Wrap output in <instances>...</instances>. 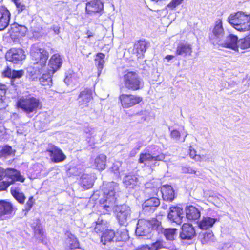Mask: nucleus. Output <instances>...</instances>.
Listing matches in <instances>:
<instances>
[{
  "label": "nucleus",
  "mask_w": 250,
  "mask_h": 250,
  "mask_svg": "<svg viewBox=\"0 0 250 250\" xmlns=\"http://www.w3.org/2000/svg\"><path fill=\"white\" fill-rule=\"evenodd\" d=\"M189 156L191 158L194 159L196 161V157L198 156L199 155L196 154V151L194 149H192L190 146L189 147Z\"/></svg>",
  "instance_id": "obj_52"
},
{
  "label": "nucleus",
  "mask_w": 250,
  "mask_h": 250,
  "mask_svg": "<svg viewBox=\"0 0 250 250\" xmlns=\"http://www.w3.org/2000/svg\"><path fill=\"white\" fill-rule=\"evenodd\" d=\"M103 4L100 1H93L86 4V11L87 12L97 13L103 9Z\"/></svg>",
  "instance_id": "obj_25"
},
{
  "label": "nucleus",
  "mask_w": 250,
  "mask_h": 250,
  "mask_svg": "<svg viewBox=\"0 0 250 250\" xmlns=\"http://www.w3.org/2000/svg\"><path fill=\"white\" fill-rule=\"evenodd\" d=\"M137 178L133 175H126L123 179V183L127 188H133L137 185Z\"/></svg>",
  "instance_id": "obj_33"
},
{
  "label": "nucleus",
  "mask_w": 250,
  "mask_h": 250,
  "mask_svg": "<svg viewBox=\"0 0 250 250\" xmlns=\"http://www.w3.org/2000/svg\"><path fill=\"white\" fill-rule=\"evenodd\" d=\"M10 13L5 7L0 8V31L5 29L9 23Z\"/></svg>",
  "instance_id": "obj_20"
},
{
  "label": "nucleus",
  "mask_w": 250,
  "mask_h": 250,
  "mask_svg": "<svg viewBox=\"0 0 250 250\" xmlns=\"http://www.w3.org/2000/svg\"><path fill=\"white\" fill-rule=\"evenodd\" d=\"M143 143L141 141H139L137 142L136 146L135 148H136L138 150H139L140 148L143 146Z\"/></svg>",
  "instance_id": "obj_59"
},
{
  "label": "nucleus",
  "mask_w": 250,
  "mask_h": 250,
  "mask_svg": "<svg viewBox=\"0 0 250 250\" xmlns=\"http://www.w3.org/2000/svg\"><path fill=\"white\" fill-rule=\"evenodd\" d=\"M7 86L0 83V109H4L8 105L5 96Z\"/></svg>",
  "instance_id": "obj_34"
},
{
  "label": "nucleus",
  "mask_w": 250,
  "mask_h": 250,
  "mask_svg": "<svg viewBox=\"0 0 250 250\" xmlns=\"http://www.w3.org/2000/svg\"><path fill=\"white\" fill-rule=\"evenodd\" d=\"M116 241H125L129 238L128 231L125 228H120L115 235Z\"/></svg>",
  "instance_id": "obj_36"
},
{
  "label": "nucleus",
  "mask_w": 250,
  "mask_h": 250,
  "mask_svg": "<svg viewBox=\"0 0 250 250\" xmlns=\"http://www.w3.org/2000/svg\"><path fill=\"white\" fill-rule=\"evenodd\" d=\"M30 54L31 59L35 62L33 70L30 73L35 75L33 78H37L38 76L42 73V76L39 78L41 84L42 85L51 86L52 84V76L54 73H51L50 70L46 68L47 60L49 57L48 52L39 44H34L31 48Z\"/></svg>",
  "instance_id": "obj_1"
},
{
  "label": "nucleus",
  "mask_w": 250,
  "mask_h": 250,
  "mask_svg": "<svg viewBox=\"0 0 250 250\" xmlns=\"http://www.w3.org/2000/svg\"><path fill=\"white\" fill-rule=\"evenodd\" d=\"M184 0H172L167 5L166 9L169 8L173 10L178 5H180Z\"/></svg>",
  "instance_id": "obj_46"
},
{
  "label": "nucleus",
  "mask_w": 250,
  "mask_h": 250,
  "mask_svg": "<svg viewBox=\"0 0 250 250\" xmlns=\"http://www.w3.org/2000/svg\"><path fill=\"white\" fill-rule=\"evenodd\" d=\"M170 136L172 139L178 140L180 137V133L178 130L174 129L171 131Z\"/></svg>",
  "instance_id": "obj_49"
},
{
  "label": "nucleus",
  "mask_w": 250,
  "mask_h": 250,
  "mask_svg": "<svg viewBox=\"0 0 250 250\" xmlns=\"http://www.w3.org/2000/svg\"><path fill=\"white\" fill-rule=\"evenodd\" d=\"M3 75L5 77L11 78L12 79L13 75V71L9 67H7V69L3 71Z\"/></svg>",
  "instance_id": "obj_54"
},
{
  "label": "nucleus",
  "mask_w": 250,
  "mask_h": 250,
  "mask_svg": "<svg viewBox=\"0 0 250 250\" xmlns=\"http://www.w3.org/2000/svg\"><path fill=\"white\" fill-rule=\"evenodd\" d=\"M123 82L125 87L130 90L135 91L143 86V82L138 75L134 72H127L123 77Z\"/></svg>",
  "instance_id": "obj_6"
},
{
  "label": "nucleus",
  "mask_w": 250,
  "mask_h": 250,
  "mask_svg": "<svg viewBox=\"0 0 250 250\" xmlns=\"http://www.w3.org/2000/svg\"><path fill=\"white\" fill-rule=\"evenodd\" d=\"M138 151L139 150L136 148H134L130 151L129 155L131 157H133L137 154Z\"/></svg>",
  "instance_id": "obj_57"
},
{
  "label": "nucleus",
  "mask_w": 250,
  "mask_h": 250,
  "mask_svg": "<svg viewBox=\"0 0 250 250\" xmlns=\"http://www.w3.org/2000/svg\"><path fill=\"white\" fill-rule=\"evenodd\" d=\"M34 203L35 200L33 199V197L32 196L30 197L25 206V210L27 211L30 210Z\"/></svg>",
  "instance_id": "obj_47"
},
{
  "label": "nucleus",
  "mask_w": 250,
  "mask_h": 250,
  "mask_svg": "<svg viewBox=\"0 0 250 250\" xmlns=\"http://www.w3.org/2000/svg\"><path fill=\"white\" fill-rule=\"evenodd\" d=\"M105 55L102 53H98L95 59V63L98 68V76L100 75L105 63Z\"/></svg>",
  "instance_id": "obj_37"
},
{
  "label": "nucleus",
  "mask_w": 250,
  "mask_h": 250,
  "mask_svg": "<svg viewBox=\"0 0 250 250\" xmlns=\"http://www.w3.org/2000/svg\"><path fill=\"white\" fill-rule=\"evenodd\" d=\"M16 5L17 10L19 13L22 12L26 9L25 5L20 0H11Z\"/></svg>",
  "instance_id": "obj_44"
},
{
  "label": "nucleus",
  "mask_w": 250,
  "mask_h": 250,
  "mask_svg": "<svg viewBox=\"0 0 250 250\" xmlns=\"http://www.w3.org/2000/svg\"><path fill=\"white\" fill-rule=\"evenodd\" d=\"M18 106L25 113L29 114L36 113L41 108L42 102L40 99L33 94H28L21 97L17 102Z\"/></svg>",
  "instance_id": "obj_3"
},
{
  "label": "nucleus",
  "mask_w": 250,
  "mask_h": 250,
  "mask_svg": "<svg viewBox=\"0 0 250 250\" xmlns=\"http://www.w3.org/2000/svg\"><path fill=\"white\" fill-rule=\"evenodd\" d=\"M87 34H88L87 38H90L91 37H92L93 35L91 32H90L89 31H88Z\"/></svg>",
  "instance_id": "obj_64"
},
{
  "label": "nucleus",
  "mask_w": 250,
  "mask_h": 250,
  "mask_svg": "<svg viewBox=\"0 0 250 250\" xmlns=\"http://www.w3.org/2000/svg\"><path fill=\"white\" fill-rule=\"evenodd\" d=\"M246 49L250 47V38L246 37L238 41L237 48Z\"/></svg>",
  "instance_id": "obj_41"
},
{
  "label": "nucleus",
  "mask_w": 250,
  "mask_h": 250,
  "mask_svg": "<svg viewBox=\"0 0 250 250\" xmlns=\"http://www.w3.org/2000/svg\"><path fill=\"white\" fill-rule=\"evenodd\" d=\"M95 177L94 176L87 174H83L81 177V183L84 189L91 188L94 183Z\"/></svg>",
  "instance_id": "obj_27"
},
{
  "label": "nucleus",
  "mask_w": 250,
  "mask_h": 250,
  "mask_svg": "<svg viewBox=\"0 0 250 250\" xmlns=\"http://www.w3.org/2000/svg\"><path fill=\"white\" fill-rule=\"evenodd\" d=\"M162 197L164 200L172 201L174 199V191L170 185H164L161 188Z\"/></svg>",
  "instance_id": "obj_22"
},
{
  "label": "nucleus",
  "mask_w": 250,
  "mask_h": 250,
  "mask_svg": "<svg viewBox=\"0 0 250 250\" xmlns=\"http://www.w3.org/2000/svg\"><path fill=\"white\" fill-rule=\"evenodd\" d=\"M47 151L49 153L51 160L55 163L60 162L65 159L66 156L62 151L54 145L49 146Z\"/></svg>",
  "instance_id": "obj_13"
},
{
  "label": "nucleus",
  "mask_w": 250,
  "mask_h": 250,
  "mask_svg": "<svg viewBox=\"0 0 250 250\" xmlns=\"http://www.w3.org/2000/svg\"><path fill=\"white\" fill-rule=\"evenodd\" d=\"M4 131V127L2 125H0V137L3 135Z\"/></svg>",
  "instance_id": "obj_63"
},
{
  "label": "nucleus",
  "mask_w": 250,
  "mask_h": 250,
  "mask_svg": "<svg viewBox=\"0 0 250 250\" xmlns=\"http://www.w3.org/2000/svg\"><path fill=\"white\" fill-rule=\"evenodd\" d=\"M196 158L197 162L209 161L210 160L209 155L208 154H206L205 155H199V156H197Z\"/></svg>",
  "instance_id": "obj_48"
},
{
  "label": "nucleus",
  "mask_w": 250,
  "mask_h": 250,
  "mask_svg": "<svg viewBox=\"0 0 250 250\" xmlns=\"http://www.w3.org/2000/svg\"><path fill=\"white\" fill-rule=\"evenodd\" d=\"M84 132L86 134H88L90 135H92L95 133V129L93 127L88 126L84 127Z\"/></svg>",
  "instance_id": "obj_53"
},
{
  "label": "nucleus",
  "mask_w": 250,
  "mask_h": 250,
  "mask_svg": "<svg viewBox=\"0 0 250 250\" xmlns=\"http://www.w3.org/2000/svg\"><path fill=\"white\" fill-rule=\"evenodd\" d=\"M121 166V164L119 162H117L113 164L111 169L115 173L118 172L119 167Z\"/></svg>",
  "instance_id": "obj_56"
},
{
  "label": "nucleus",
  "mask_w": 250,
  "mask_h": 250,
  "mask_svg": "<svg viewBox=\"0 0 250 250\" xmlns=\"http://www.w3.org/2000/svg\"><path fill=\"white\" fill-rule=\"evenodd\" d=\"M35 234L37 237L42 236L43 233L42 228L40 226H37L34 228Z\"/></svg>",
  "instance_id": "obj_51"
},
{
  "label": "nucleus",
  "mask_w": 250,
  "mask_h": 250,
  "mask_svg": "<svg viewBox=\"0 0 250 250\" xmlns=\"http://www.w3.org/2000/svg\"><path fill=\"white\" fill-rule=\"evenodd\" d=\"M166 156L163 153L157 154L155 152H148L142 153L140 155L139 162L145 164H149L151 162L154 161L153 166L158 165L157 161H166Z\"/></svg>",
  "instance_id": "obj_8"
},
{
  "label": "nucleus",
  "mask_w": 250,
  "mask_h": 250,
  "mask_svg": "<svg viewBox=\"0 0 250 250\" xmlns=\"http://www.w3.org/2000/svg\"><path fill=\"white\" fill-rule=\"evenodd\" d=\"M177 229L174 228L165 229L162 228L161 223L160 229H157L158 233H161L164 234L166 239L170 241L174 240L175 237L177 235Z\"/></svg>",
  "instance_id": "obj_23"
},
{
  "label": "nucleus",
  "mask_w": 250,
  "mask_h": 250,
  "mask_svg": "<svg viewBox=\"0 0 250 250\" xmlns=\"http://www.w3.org/2000/svg\"><path fill=\"white\" fill-rule=\"evenodd\" d=\"M23 73L24 72L23 70H13V75L12 79L21 78L23 76Z\"/></svg>",
  "instance_id": "obj_50"
},
{
  "label": "nucleus",
  "mask_w": 250,
  "mask_h": 250,
  "mask_svg": "<svg viewBox=\"0 0 250 250\" xmlns=\"http://www.w3.org/2000/svg\"><path fill=\"white\" fill-rule=\"evenodd\" d=\"M182 239L190 240L195 236V230L192 225L185 223L182 226L180 233Z\"/></svg>",
  "instance_id": "obj_18"
},
{
  "label": "nucleus",
  "mask_w": 250,
  "mask_h": 250,
  "mask_svg": "<svg viewBox=\"0 0 250 250\" xmlns=\"http://www.w3.org/2000/svg\"><path fill=\"white\" fill-rule=\"evenodd\" d=\"M209 200L215 206L220 207L223 204V198L221 195H212L209 197Z\"/></svg>",
  "instance_id": "obj_43"
},
{
  "label": "nucleus",
  "mask_w": 250,
  "mask_h": 250,
  "mask_svg": "<svg viewBox=\"0 0 250 250\" xmlns=\"http://www.w3.org/2000/svg\"><path fill=\"white\" fill-rule=\"evenodd\" d=\"M62 59L59 54H55L52 55L49 60L48 66L51 73H54L61 66L62 64Z\"/></svg>",
  "instance_id": "obj_19"
},
{
  "label": "nucleus",
  "mask_w": 250,
  "mask_h": 250,
  "mask_svg": "<svg viewBox=\"0 0 250 250\" xmlns=\"http://www.w3.org/2000/svg\"><path fill=\"white\" fill-rule=\"evenodd\" d=\"M212 32V34L210 36V39L213 44H218L224 35V29L221 19H218L215 21Z\"/></svg>",
  "instance_id": "obj_10"
},
{
  "label": "nucleus",
  "mask_w": 250,
  "mask_h": 250,
  "mask_svg": "<svg viewBox=\"0 0 250 250\" xmlns=\"http://www.w3.org/2000/svg\"><path fill=\"white\" fill-rule=\"evenodd\" d=\"M11 192L15 199L21 204H23L25 199V196L23 193L21 191V189L15 186L11 188Z\"/></svg>",
  "instance_id": "obj_28"
},
{
  "label": "nucleus",
  "mask_w": 250,
  "mask_h": 250,
  "mask_svg": "<svg viewBox=\"0 0 250 250\" xmlns=\"http://www.w3.org/2000/svg\"><path fill=\"white\" fill-rule=\"evenodd\" d=\"M160 222L155 218L151 220H139L136 229L135 233L138 236H146L150 233L151 230L160 229Z\"/></svg>",
  "instance_id": "obj_5"
},
{
  "label": "nucleus",
  "mask_w": 250,
  "mask_h": 250,
  "mask_svg": "<svg viewBox=\"0 0 250 250\" xmlns=\"http://www.w3.org/2000/svg\"><path fill=\"white\" fill-rule=\"evenodd\" d=\"M3 179H0V191L5 190L10 184H12V180L7 181Z\"/></svg>",
  "instance_id": "obj_45"
},
{
  "label": "nucleus",
  "mask_w": 250,
  "mask_h": 250,
  "mask_svg": "<svg viewBox=\"0 0 250 250\" xmlns=\"http://www.w3.org/2000/svg\"><path fill=\"white\" fill-rule=\"evenodd\" d=\"M147 114L148 112L146 110H141L137 113L138 115H146Z\"/></svg>",
  "instance_id": "obj_60"
},
{
  "label": "nucleus",
  "mask_w": 250,
  "mask_h": 250,
  "mask_svg": "<svg viewBox=\"0 0 250 250\" xmlns=\"http://www.w3.org/2000/svg\"><path fill=\"white\" fill-rule=\"evenodd\" d=\"M227 21L238 31H246L250 29V17L243 12H238L230 14Z\"/></svg>",
  "instance_id": "obj_4"
},
{
  "label": "nucleus",
  "mask_w": 250,
  "mask_h": 250,
  "mask_svg": "<svg viewBox=\"0 0 250 250\" xmlns=\"http://www.w3.org/2000/svg\"><path fill=\"white\" fill-rule=\"evenodd\" d=\"M12 204L5 200L0 201V220L6 219L13 211Z\"/></svg>",
  "instance_id": "obj_14"
},
{
  "label": "nucleus",
  "mask_w": 250,
  "mask_h": 250,
  "mask_svg": "<svg viewBox=\"0 0 250 250\" xmlns=\"http://www.w3.org/2000/svg\"><path fill=\"white\" fill-rule=\"evenodd\" d=\"M159 205V199L156 197H152L145 201L143 205V207L144 210H147V208L156 207Z\"/></svg>",
  "instance_id": "obj_38"
},
{
  "label": "nucleus",
  "mask_w": 250,
  "mask_h": 250,
  "mask_svg": "<svg viewBox=\"0 0 250 250\" xmlns=\"http://www.w3.org/2000/svg\"><path fill=\"white\" fill-rule=\"evenodd\" d=\"M106 156L104 154H100L96 157L94 161V166L99 170L105 169L106 166Z\"/></svg>",
  "instance_id": "obj_32"
},
{
  "label": "nucleus",
  "mask_w": 250,
  "mask_h": 250,
  "mask_svg": "<svg viewBox=\"0 0 250 250\" xmlns=\"http://www.w3.org/2000/svg\"><path fill=\"white\" fill-rule=\"evenodd\" d=\"M200 236L201 242L203 244L214 242L216 240V238L212 231L206 232L201 234Z\"/></svg>",
  "instance_id": "obj_35"
},
{
  "label": "nucleus",
  "mask_w": 250,
  "mask_h": 250,
  "mask_svg": "<svg viewBox=\"0 0 250 250\" xmlns=\"http://www.w3.org/2000/svg\"><path fill=\"white\" fill-rule=\"evenodd\" d=\"M217 219L210 217H204L199 223V227L202 229L211 228L216 222Z\"/></svg>",
  "instance_id": "obj_26"
},
{
  "label": "nucleus",
  "mask_w": 250,
  "mask_h": 250,
  "mask_svg": "<svg viewBox=\"0 0 250 250\" xmlns=\"http://www.w3.org/2000/svg\"><path fill=\"white\" fill-rule=\"evenodd\" d=\"M52 28L56 34H58L60 33V27L58 26H53Z\"/></svg>",
  "instance_id": "obj_58"
},
{
  "label": "nucleus",
  "mask_w": 250,
  "mask_h": 250,
  "mask_svg": "<svg viewBox=\"0 0 250 250\" xmlns=\"http://www.w3.org/2000/svg\"><path fill=\"white\" fill-rule=\"evenodd\" d=\"M186 216L189 220H196L200 216V212L198 209L190 206L186 209Z\"/></svg>",
  "instance_id": "obj_31"
},
{
  "label": "nucleus",
  "mask_w": 250,
  "mask_h": 250,
  "mask_svg": "<svg viewBox=\"0 0 250 250\" xmlns=\"http://www.w3.org/2000/svg\"><path fill=\"white\" fill-rule=\"evenodd\" d=\"M183 171L185 173H188L190 174L194 173L197 174V171L193 168L190 167H185L183 168Z\"/></svg>",
  "instance_id": "obj_55"
},
{
  "label": "nucleus",
  "mask_w": 250,
  "mask_h": 250,
  "mask_svg": "<svg viewBox=\"0 0 250 250\" xmlns=\"http://www.w3.org/2000/svg\"><path fill=\"white\" fill-rule=\"evenodd\" d=\"M238 37L233 34H229L228 36L224 41H221L217 44L223 47L230 48L236 50L238 46Z\"/></svg>",
  "instance_id": "obj_17"
},
{
  "label": "nucleus",
  "mask_w": 250,
  "mask_h": 250,
  "mask_svg": "<svg viewBox=\"0 0 250 250\" xmlns=\"http://www.w3.org/2000/svg\"><path fill=\"white\" fill-rule=\"evenodd\" d=\"M174 56L173 55H167L165 57V59L167 60L168 61H169L170 60L173 59L174 58Z\"/></svg>",
  "instance_id": "obj_62"
},
{
  "label": "nucleus",
  "mask_w": 250,
  "mask_h": 250,
  "mask_svg": "<svg viewBox=\"0 0 250 250\" xmlns=\"http://www.w3.org/2000/svg\"><path fill=\"white\" fill-rule=\"evenodd\" d=\"M117 218L121 225L125 226L130 218L131 210L126 205L117 206L115 208Z\"/></svg>",
  "instance_id": "obj_9"
},
{
  "label": "nucleus",
  "mask_w": 250,
  "mask_h": 250,
  "mask_svg": "<svg viewBox=\"0 0 250 250\" xmlns=\"http://www.w3.org/2000/svg\"><path fill=\"white\" fill-rule=\"evenodd\" d=\"M192 53L191 45L187 42H181L176 48V54L183 57L189 56Z\"/></svg>",
  "instance_id": "obj_21"
},
{
  "label": "nucleus",
  "mask_w": 250,
  "mask_h": 250,
  "mask_svg": "<svg viewBox=\"0 0 250 250\" xmlns=\"http://www.w3.org/2000/svg\"><path fill=\"white\" fill-rule=\"evenodd\" d=\"M168 219L177 224H181L184 217V211L179 207H171L168 214Z\"/></svg>",
  "instance_id": "obj_12"
},
{
  "label": "nucleus",
  "mask_w": 250,
  "mask_h": 250,
  "mask_svg": "<svg viewBox=\"0 0 250 250\" xmlns=\"http://www.w3.org/2000/svg\"><path fill=\"white\" fill-rule=\"evenodd\" d=\"M3 179H5L7 181L12 180V183L15 181L23 182L25 179L18 171L13 168H7L5 169Z\"/></svg>",
  "instance_id": "obj_16"
},
{
  "label": "nucleus",
  "mask_w": 250,
  "mask_h": 250,
  "mask_svg": "<svg viewBox=\"0 0 250 250\" xmlns=\"http://www.w3.org/2000/svg\"><path fill=\"white\" fill-rule=\"evenodd\" d=\"M119 100L123 108H129L139 104L143 98L137 95L122 94L119 96Z\"/></svg>",
  "instance_id": "obj_7"
},
{
  "label": "nucleus",
  "mask_w": 250,
  "mask_h": 250,
  "mask_svg": "<svg viewBox=\"0 0 250 250\" xmlns=\"http://www.w3.org/2000/svg\"><path fill=\"white\" fill-rule=\"evenodd\" d=\"M68 236L67 243L70 248L73 249L79 248V243L76 237L71 234H69Z\"/></svg>",
  "instance_id": "obj_40"
},
{
  "label": "nucleus",
  "mask_w": 250,
  "mask_h": 250,
  "mask_svg": "<svg viewBox=\"0 0 250 250\" xmlns=\"http://www.w3.org/2000/svg\"><path fill=\"white\" fill-rule=\"evenodd\" d=\"M27 31V28L25 26L19 25L17 23H14L11 25V32L17 34L16 36L18 37L25 36Z\"/></svg>",
  "instance_id": "obj_29"
},
{
  "label": "nucleus",
  "mask_w": 250,
  "mask_h": 250,
  "mask_svg": "<svg viewBox=\"0 0 250 250\" xmlns=\"http://www.w3.org/2000/svg\"><path fill=\"white\" fill-rule=\"evenodd\" d=\"M106 222H104L103 220L98 219L96 222V225L94 230L97 233H102L105 230L107 229Z\"/></svg>",
  "instance_id": "obj_39"
},
{
  "label": "nucleus",
  "mask_w": 250,
  "mask_h": 250,
  "mask_svg": "<svg viewBox=\"0 0 250 250\" xmlns=\"http://www.w3.org/2000/svg\"><path fill=\"white\" fill-rule=\"evenodd\" d=\"M115 235V233L113 230L107 229L102 233L101 242L103 245H106L113 241Z\"/></svg>",
  "instance_id": "obj_30"
},
{
  "label": "nucleus",
  "mask_w": 250,
  "mask_h": 250,
  "mask_svg": "<svg viewBox=\"0 0 250 250\" xmlns=\"http://www.w3.org/2000/svg\"><path fill=\"white\" fill-rule=\"evenodd\" d=\"M92 92L91 89L85 88L80 92L77 99L79 106H87L88 103L92 99Z\"/></svg>",
  "instance_id": "obj_15"
},
{
  "label": "nucleus",
  "mask_w": 250,
  "mask_h": 250,
  "mask_svg": "<svg viewBox=\"0 0 250 250\" xmlns=\"http://www.w3.org/2000/svg\"><path fill=\"white\" fill-rule=\"evenodd\" d=\"M15 151L12 147L9 146H5L2 147L0 152V155L2 157H6L7 156L14 155Z\"/></svg>",
  "instance_id": "obj_42"
},
{
  "label": "nucleus",
  "mask_w": 250,
  "mask_h": 250,
  "mask_svg": "<svg viewBox=\"0 0 250 250\" xmlns=\"http://www.w3.org/2000/svg\"><path fill=\"white\" fill-rule=\"evenodd\" d=\"M25 57L24 51L21 48H12L6 55L7 60L15 63L25 59Z\"/></svg>",
  "instance_id": "obj_11"
},
{
  "label": "nucleus",
  "mask_w": 250,
  "mask_h": 250,
  "mask_svg": "<svg viewBox=\"0 0 250 250\" xmlns=\"http://www.w3.org/2000/svg\"><path fill=\"white\" fill-rule=\"evenodd\" d=\"M146 42L144 41H139L136 42L134 45L133 53L140 58L143 55L146 49Z\"/></svg>",
  "instance_id": "obj_24"
},
{
  "label": "nucleus",
  "mask_w": 250,
  "mask_h": 250,
  "mask_svg": "<svg viewBox=\"0 0 250 250\" xmlns=\"http://www.w3.org/2000/svg\"><path fill=\"white\" fill-rule=\"evenodd\" d=\"M117 183H108L103 187V197L100 199V209L104 214L112 212L116 206L115 191L117 189Z\"/></svg>",
  "instance_id": "obj_2"
},
{
  "label": "nucleus",
  "mask_w": 250,
  "mask_h": 250,
  "mask_svg": "<svg viewBox=\"0 0 250 250\" xmlns=\"http://www.w3.org/2000/svg\"><path fill=\"white\" fill-rule=\"evenodd\" d=\"M4 170L0 167V179H3L2 177H4Z\"/></svg>",
  "instance_id": "obj_61"
}]
</instances>
